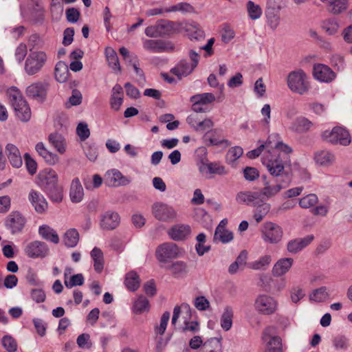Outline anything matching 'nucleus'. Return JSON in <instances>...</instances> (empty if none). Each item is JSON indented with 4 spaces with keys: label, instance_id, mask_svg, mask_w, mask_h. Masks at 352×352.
Segmentation results:
<instances>
[{
    "label": "nucleus",
    "instance_id": "nucleus-1",
    "mask_svg": "<svg viewBox=\"0 0 352 352\" xmlns=\"http://www.w3.org/2000/svg\"><path fill=\"white\" fill-rule=\"evenodd\" d=\"M263 164L266 166L271 175V178L279 181L286 180L291 182V176L289 173L285 171V166L281 155L267 154L263 157Z\"/></svg>",
    "mask_w": 352,
    "mask_h": 352
},
{
    "label": "nucleus",
    "instance_id": "nucleus-2",
    "mask_svg": "<svg viewBox=\"0 0 352 352\" xmlns=\"http://www.w3.org/2000/svg\"><path fill=\"white\" fill-rule=\"evenodd\" d=\"M8 94L16 116L23 122L29 121L31 118V110L21 93L13 87L8 90Z\"/></svg>",
    "mask_w": 352,
    "mask_h": 352
},
{
    "label": "nucleus",
    "instance_id": "nucleus-3",
    "mask_svg": "<svg viewBox=\"0 0 352 352\" xmlns=\"http://www.w3.org/2000/svg\"><path fill=\"white\" fill-rule=\"evenodd\" d=\"M287 86L294 93L303 95L309 89L307 76L302 69L291 72L287 79Z\"/></svg>",
    "mask_w": 352,
    "mask_h": 352
},
{
    "label": "nucleus",
    "instance_id": "nucleus-4",
    "mask_svg": "<svg viewBox=\"0 0 352 352\" xmlns=\"http://www.w3.org/2000/svg\"><path fill=\"white\" fill-rule=\"evenodd\" d=\"M47 60V56L45 52L30 50L25 62V72L29 76L35 75L42 69Z\"/></svg>",
    "mask_w": 352,
    "mask_h": 352
},
{
    "label": "nucleus",
    "instance_id": "nucleus-5",
    "mask_svg": "<svg viewBox=\"0 0 352 352\" xmlns=\"http://www.w3.org/2000/svg\"><path fill=\"white\" fill-rule=\"evenodd\" d=\"M175 31V23L171 21L160 19L154 25L145 29V34L151 38L168 36Z\"/></svg>",
    "mask_w": 352,
    "mask_h": 352
},
{
    "label": "nucleus",
    "instance_id": "nucleus-6",
    "mask_svg": "<svg viewBox=\"0 0 352 352\" xmlns=\"http://www.w3.org/2000/svg\"><path fill=\"white\" fill-rule=\"evenodd\" d=\"M264 187L261 189L259 194L261 198L267 200L277 195L282 189L287 188L289 183L286 180H276L273 179H267L266 175L262 176Z\"/></svg>",
    "mask_w": 352,
    "mask_h": 352
},
{
    "label": "nucleus",
    "instance_id": "nucleus-7",
    "mask_svg": "<svg viewBox=\"0 0 352 352\" xmlns=\"http://www.w3.org/2000/svg\"><path fill=\"white\" fill-rule=\"evenodd\" d=\"M322 138L332 144L349 145L351 140L349 131L342 126H335L333 129L322 133Z\"/></svg>",
    "mask_w": 352,
    "mask_h": 352
},
{
    "label": "nucleus",
    "instance_id": "nucleus-8",
    "mask_svg": "<svg viewBox=\"0 0 352 352\" xmlns=\"http://www.w3.org/2000/svg\"><path fill=\"white\" fill-rule=\"evenodd\" d=\"M261 234L265 243L277 244L282 240L283 231L280 226L269 221L263 224Z\"/></svg>",
    "mask_w": 352,
    "mask_h": 352
},
{
    "label": "nucleus",
    "instance_id": "nucleus-9",
    "mask_svg": "<svg viewBox=\"0 0 352 352\" xmlns=\"http://www.w3.org/2000/svg\"><path fill=\"white\" fill-rule=\"evenodd\" d=\"M278 302L272 296L267 294L258 295L254 301L256 311L263 315H272L277 309Z\"/></svg>",
    "mask_w": 352,
    "mask_h": 352
},
{
    "label": "nucleus",
    "instance_id": "nucleus-10",
    "mask_svg": "<svg viewBox=\"0 0 352 352\" xmlns=\"http://www.w3.org/2000/svg\"><path fill=\"white\" fill-rule=\"evenodd\" d=\"M142 45L145 50L152 53L172 52L175 50V45L171 41L160 39H144Z\"/></svg>",
    "mask_w": 352,
    "mask_h": 352
},
{
    "label": "nucleus",
    "instance_id": "nucleus-11",
    "mask_svg": "<svg viewBox=\"0 0 352 352\" xmlns=\"http://www.w3.org/2000/svg\"><path fill=\"white\" fill-rule=\"evenodd\" d=\"M153 214L159 221H171L175 219L177 212L175 209L166 204L157 202L153 205Z\"/></svg>",
    "mask_w": 352,
    "mask_h": 352
},
{
    "label": "nucleus",
    "instance_id": "nucleus-12",
    "mask_svg": "<svg viewBox=\"0 0 352 352\" xmlns=\"http://www.w3.org/2000/svg\"><path fill=\"white\" fill-rule=\"evenodd\" d=\"M26 223V219L19 211L12 212L6 219V226L12 234L20 233Z\"/></svg>",
    "mask_w": 352,
    "mask_h": 352
},
{
    "label": "nucleus",
    "instance_id": "nucleus-13",
    "mask_svg": "<svg viewBox=\"0 0 352 352\" xmlns=\"http://www.w3.org/2000/svg\"><path fill=\"white\" fill-rule=\"evenodd\" d=\"M179 254V248L174 243H163L156 250V257L161 263H165L168 259L175 258Z\"/></svg>",
    "mask_w": 352,
    "mask_h": 352
},
{
    "label": "nucleus",
    "instance_id": "nucleus-14",
    "mask_svg": "<svg viewBox=\"0 0 352 352\" xmlns=\"http://www.w3.org/2000/svg\"><path fill=\"white\" fill-rule=\"evenodd\" d=\"M25 252L30 258H44L48 255L49 248L45 242L34 241L27 245Z\"/></svg>",
    "mask_w": 352,
    "mask_h": 352
},
{
    "label": "nucleus",
    "instance_id": "nucleus-15",
    "mask_svg": "<svg viewBox=\"0 0 352 352\" xmlns=\"http://www.w3.org/2000/svg\"><path fill=\"white\" fill-rule=\"evenodd\" d=\"M48 88V82H36L26 88V94L30 98L43 102L45 100Z\"/></svg>",
    "mask_w": 352,
    "mask_h": 352
},
{
    "label": "nucleus",
    "instance_id": "nucleus-16",
    "mask_svg": "<svg viewBox=\"0 0 352 352\" xmlns=\"http://www.w3.org/2000/svg\"><path fill=\"white\" fill-rule=\"evenodd\" d=\"M199 173L204 176L210 174H215L218 175H226L228 174V170L225 166L221 165L219 162H201L198 164Z\"/></svg>",
    "mask_w": 352,
    "mask_h": 352
},
{
    "label": "nucleus",
    "instance_id": "nucleus-17",
    "mask_svg": "<svg viewBox=\"0 0 352 352\" xmlns=\"http://www.w3.org/2000/svg\"><path fill=\"white\" fill-rule=\"evenodd\" d=\"M273 331L274 328L272 327L265 328L263 331V340L267 341L269 339L266 352H281L283 349L281 339L278 336H272Z\"/></svg>",
    "mask_w": 352,
    "mask_h": 352
},
{
    "label": "nucleus",
    "instance_id": "nucleus-18",
    "mask_svg": "<svg viewBox=\"0 0 352 352\" xmlns=\"http://www.w3.org/2000/svg\"><path fill=\"white\" fill-rule=\"evenodd\" d=\"M313 76L318 80L324 82H329L336 77V74L332 69L323 64L314 65Z\"/></svg>",
    "mask_w": 352,
    "mask_h": 352
},
{
    "label": "nucleus",
    "instance_id": "nucleus-19",
    "mask_svg": "<svg viewBox=\"0 0 352 352\" xmlns=\"http://www.w3.org/2000/svg\"><path fill=\"white\" fill-rule=\"evenodd\" d=\"M120 223L118 213L109 210L101 215L100 226L104 230H112L116 229Z\"/></svg>",
    "mask_w": 352,
    "mask_h": 352
},
{
    "label": "nucleus",
    "instance_id": "nucleus-20",
    "mask_svg": "<svg viewBox=\"0 0 352 352\" xmlns=\"http://www.w3.org/2000/svg\"><path fill=\"white\" fill-rule=\"evenodd\" d=\"M28 200L37 213L42 214L46 211L47 202L41 192L32 189L28 195Z\"/></svg>",
    "mask_w": 352,
    "mask_h": 352
},
{
    "label": "nucleus",
    "instance_id": "nucleus-21",
    "mask_svg": "<svg viewBox=\"0 0 352 352\" xmlns=\"http://www.w3.org/2000/svg\"><path fill=\"white\" fill-rule=\"evenodd\" d=\"M39 185L43 191L58 184V177L56 171L52 168L45 169L39 175Z\"/></svg>",
    "mask_w": 352,
    "mask_h": 352
},
{
    "label": "nucleus",
    "instance_id": "nucleus-22",
    "mask_svg": "<svg viewBox=\"0 0 352 352\" xmlns=\"http://www.w3.org/2000/svg\"><path fill=\"white\" fill-rule=\"evenodd\" d=\"M312 234L307 235L303 238H296L290 240L287 244V250L292 254H297L308 246L314 240Z\"/></svg>",
    "mask_w": 352,
    "mask_h": 352
},
{
    "label": "nucleus",
    "instance_id": "nucleus-23",
    "mask_svg": "<svg viewBox=\"0 0 352 352\" xmlns=\"http://www.w3.org/2000/svg\"><path fill=\"white\" fill-rule=\"evenodd\" d=\"M261 194L259 192L241 191L236 194V201L241 204L256 206L260 202Z\"/></svg>",
    "mask_w": 352,
    "mask_h": 352
},
{
    "label": "nucleus",
    "instance_id": "nucleus-24",
    "mask_svg": "<svg viewBox=\"0 0 352 352\" xmlns=\"http://www.w3.org/2000/svg\"><path fill=\"white\" fill-rule=\"evenodd\" d=\"M104 179L108 186H125L130 182L129 179L116 169L107 171Z\"/></svg>",
    "mask_w": 352,
    "mask_h": 352
},
{
    "label": "nucleus",
    "instance_id": "nucleus-25",
    "mask_svg": "<svg viewBox=\"0 0 352 352\" xmlns=\"http://www.w3.org/2000/svg\"><path fill=\"white\" fill-rule=\"evenodd\" d=\"M7 157L11 165L14 168H19L23 164L22 157L19 148L12 144H8L5 149Z\"/></svg>",
    "mask_w": 352,
    "mask_h": 352
},
{
    "label": "nucleus",
    "instance_id": "nucleus-26",
    "mask_svg": "<svg viewBox=\"0 0 352 352\" xmlns=\"http://www.w3.org/2000/svg\"><path fill=\"white\" fill-rule=\"evenodd\" d=\"M191 232V228L188 225H176L168 231L170 237L174 241H182L188 238Z\"/></svg>",
    "mask_w": 352,
    "mask_h": 352
},
{
    "label": "nucleus",
    "instance_id": "nucleus-27",
    "mask_svg": "<svg viewBox=\"0 0 352 352\" xmlns=\"http://www.w3.org/2000/svg\"><path fill=\"white\" fill-rule=\"evenodd\" d=\"M195 67L191 63H188L186 59L181 60L173 68L171 69L170 72L177 76L179 78L186 77L190 74Z\"/></svg>",
    "mask_w": 352,
    "mask_h": 352
},
{
    "label": "nucleus",
    "instance_id": "nucleus-28",
    "mask_svg": "<svg viewBox=\"0 0 352 352\" xmlns=\"http://www.w3.org/2000/svg\"><path fill=\"white\" fill-rule=\"evenodd\" d=\"M123 102V89L119 84L113 86L110 98L111 108L114 111H118Z\"/></svg>",
    "mask_w": 352,
    "mask_h": 352
},
{
    "label": "nucleus",
    "instance_id": "nucleus-29",
    "mask_svg": "<svg viewBox=\"0 0 352 352\" xmlns=\"http://www.w3.org/2000/svg\"><path fill=\"white\" fill-rule=\"evenodd\" d=\"M325 3L329 12L339 14L345 11L348 7V0H320Z\"/></svg>",
    "mask_w": 352,
    "mask_h": 352
},
{
    "label": "nucleus",
    "instance_id": "nucleus-30",
    "mask_svg": "<svg viewBox=\"0 0 352 352\" xmlns=\"http://www.w3.org/2000/svg\"><path fill=\"white\" fill-rule=\"evenodd\" d=\"M312 122L305 117H298L291 124L289 129L296 133H303L308 131Z\"/></svg>",
    "mask_w": 352,
    "mask_h": 352
},
{
    "label": "nucleus",
    "instance_id": "nucleus-31",
    "mask_svg": "<svg viewBox=\"0 0 352 352\" xmlns=\"http://www.w3.org/2000/svg\"><path fill=\"white\" fill-rule=\"evenodd\" d=\"M294 260L292 258L279 259L274 265L272 273L275 276H280L287 273L292 266Z\"/></svg>",
    "mask_w": 352,
    "mask_h": 352
},
{
    "label": "nucleus",
    "instance_id": "nucleus-32",
    "mask_svg": "<svg viewBox=\"0 0 352 352\" xmlns=\"http://www.w3.org/2000/svg\"><path fill=\"white\" fill-rule=\"evenodd\" d=\"M35 149L38 155L50 165H54L59 161V157L55 153L50 152L43 142L36 144Z\"/></svg>",
    "mask_w": 352,
    "mask_h": 352
},
{
    "label": "nucleus",
    "instance_id": "nucleus-33",
    "mask_svg": "<svg viewBox=\"0 0 352 352\" xmlns=\"http://www.w3.org/2000/svg\"><path fill=\"white\" fill-rule=\"evenodd\" d=\"M335 155L327 150H321L315 153L314 160L316 164L322 166H329L335 161Z\"/></svg>",
    "mask_w": 352,
    "mask_h": 352
},
{
    "label": "nucleus",
    "instance_id": "nucleus-34",
    "mask_svg": "<svg viewBox=\"0 0 352 352\" xmlns=\"http://www.w3.org/2000/svg\"><path fill=\"white\" fill-rule=\"evenodd\" d=\"M83 196L84 191L79 179H74L71 184L69 192L71 201L74 203H79L82 200Z\"/></svg>",
    "mask_w": 352,
    "mask_h": 352
},
{
    "label": "nucleus",
    "instance_id": "nucleus-35",
    "mask_svg": "<svg viewBox=\"0 0 352 352\" xmlns=\"http://www.w3.org/2000/svg\"><path fill=\"white\" fill-rule=\"evenodd\" d=\"M38 233L41 237L48 241L52 242L54 244L59 243V236L56 230L47 225H43L38 228Z\"/></svg>",
    "mask_w": 352,
    "mask_h": 352
},
{
    "label": "nucleus",
    "instance_id": "nucleus-36",
    "mask_svg": "<svg viewBox=\"0 0 352 352\" xmlns=\"http://www.w3.org/2000/svg\"><path fill=\"white\" fill-rule=\"evenodd\" d=\"M69 72L68 66L63 61H58L54 69V75L56 80L60 82H65L67 80Z\"/></svg>",
    "mask_w": 352,
    "mask_h": 352
},
{
    "label": "nucleus",
    "instance_id": "nucleus-37",
    "mask_svg": "<svg viewBox=\"0 0 352 352\" xmlns=\"http://www.w3.org/2000/svg\"><path fill=\"white\" fill-rule=\"evenodd\" d=\"M233 239V233L226 228L224 226L218 225L214 234V241L227 243Z\"/></svg>",
    "mask_w": 352,
    "mask_h": 352
},
{
    "label": "nucleus",
    "instance_id": "nucleus-38",
    "mask_svg": "<svg viewBox=\"0 0 352 352\" xmlns=\"http://www.w3.org/2000/svg\"><path fill=\"white\" fill-rule=\"evenodd\" d=\"M48 140L50 143L56 149L60 154H63L66 151L65 140L62 135L54 133H51Z\"/></svg>",
    "mask_w": 352,
    "mask_h": 352
},
{
    "label": "nucleus",
    "instance_id": "nucleus-39",
    "mask_svg": "<svg viewBox=\"0 0 352 352\" xmlns=\"http://www.w3.org/2000/svg\"><path fill=\"white\" fill-rule=\"evenodd\" d=\"M105 54L109 66L114 72H120L121 67L116 52L111 47H107L105 49Z\"/></svg>",
    "mask_w": 352,
    "mask_h": 352
},
{
    "label": "nucleus",
    "instance_id": "nucleus-40",
    "mask_svg": "<svg viewBox=\"0 0 352 352\" xmlns=\"http://www.w3.org/2000/svg\"><path fill=\"white\" fill-rule=\"evenodd\" d=\"M140 284V277L135 272L131 271L126 274L124 285L129 290L136 291L139 288Z\"/></svg>",
    "mask_w": 352,
    "mask_h": 352
},
{
    "label": "nucleus",
    "instance_id": "nucleus-41",
    "mask_svg": "<svg viewBox=\"0 0 352 352\" xmlns=\"http://www.w3.org/2000/svg\"><path fill=\"white\" fill-rule=\"evenodd\" d=\"M49 199L54 203H60L63 198V187L58 183L44 191Z\"/></svg>",
    "mask_w": 352,
    "mask_h": 352
},
{
    "label": "nucleus",
    "instance_id": "nucleus-42",
    "mask_svg": "<svg viewBox=\"0 0 352 352\" xmlns=\"http://www.w3.org/2000/svg\"><path fill=\"white\" fill-rule=\"evenodd\" d=\"M91 256L94 260V267L96 272L100 273L104 267L103 253L98 248L95 247L91 252Z\"/></svg>",
    "mask_w": 352,
    "mask_h": 352
},
{
    "label": "nucleus",
    "instance_id": "nucleus-43",
    "mask_svg": "<svg viewBox=\"0 0 352 352\" xmlns=\"http://www.w3.org/2000/svg\"><path fill=\"white\" fill-rule=\"evenodd\" d=\"M233 310L231 307H225L221 317V327L225 331H228L232 326Z\"/></svg>",
    "mask_w": 352,
    "mask_h": 352
},
{
    "label": "nucleus",
    "instance_id": "nucleus-44",
    "mask_svg": "<svg viewBox=\"0 0 352 352\" xmlns=\"http://www.w3.org/2000/svg\"><path fill=\"white\" fill-rule=\"evenodd\" d=\"M79 241L78 232L74 229L71 228L68 230L64 234L63 242L64 244L69 248L75 247Z\"/></svg>",
    "mask_w": 352,
    "mask_h": 352
},
{
    "label": "nucleus",
    "instance_id": "nucleus-45",
    "mask_svg": "<svg viewBox=\"0 0 352 352\" xmlns=\"http://www.w3.org/2000/svg\"><path fill=\"white\" fill-rule=\"evenodd\" d=\"M187 32H189L188 36L192 41H200L205 37L204 30H201L199 25L196 23L189 24L187 28Z\"/></svg>",
    "mask_w": 352,
    "mask_h": 352
},
{
    "label": "nucleus",
    "instance_id": "nucleus-46",
    "mask_svg": "<svg viewBox=\"0 0 352 352\" xmlns=\"http://www.w3.org/2000/svg\"><path fill=\"white\" fill-rule=\"evenodd\" d=\"M329 296L327 288L326 287H321L313 290L309 294V300L317 302H322L325 301Z\"/></svg>",
    "mask_w": 352,
    "mask_h": 352
},
{
    "label": "nucleus",
    "instance_id": "nucleus-47",
    "mask_svg": "<svg viewBox=\"0 0 352 352\" xmlns=\"http://www.w3.org/2000/svg\"><path fill=\"white\" fill-rule=\"evenodd\" d=\"M272 261V257L270 255L261 256L258 260L250 263L248 266L250 268L260 270H265Z\"/></svg>",
    "mask_w": 352,
    "mask_h": 352
},
{
    "label": "nucleus",
    "instance_id": "nucleus-48",
    "mask_svg": "<svg viewBox=\"0 0 352 352\" xmlns=\"http://www.w3.org/2000/svg\"><path fill=\"white\" fill-rule=\"evenodd\" d=\"M149 310V302L148 299L143 296H140L135 301L133 305V311L136 314H140L144 311H148Z\"/></svg>",
    "mask_w": 352,
    "mask_h": 352
},
{
    "label": "nucleus",
    "instance_id": "nucleus-49",
    "mask_svg": "<svg viewBox=\"0 0 352 352\" xmlns=\"http://www.w3.org/2000/svg\"><path fill=\"white\" fill-rule=\"evenodd\" d=\"M278 12H279L273 10H266L265 14L267 18V23L268 26L273 31L276 30L280 24V16Z\"/></svg>",
    "mask_w": 352,
    "mask_h": 352
},
{
    "label": "nucleus",
    "instance_id": "nucleus-50",
    "mask_svg": "<svg viewBox=\"0 0 352 352\" xmlns=\"http://www.w3.org/2000/svg\"><path fill=\"white\" fill-rule=\"evenodd\" d=\"M67 273L70 274V269L66 270L65 272V278H67ZM84 283V277L82 274H77L71 276L69 281L65 279V285L67 288H72L74 286L82 285Z\"/></svg>",
    "mask_w": 352,
    "mask_h": 352
},
{
    "label": "nucleus",
    "instance_id": "nucleus-51",
    "mask_svg": "<svg viewBox=\"0 0 352 352\" xmlns=\"http://www.w3.org/2000/svg\"><path fill=\"white\" fill-rule=\"evenodd\" d=\"M249 17L252 20L259 19L262 14V9L259 5L254 3L252 1H248L246 5Z\"/></svg>",
    "mask_w": 352,
    "mask_h": 352
},
{
    "label": "nucleus",
    "instance_id": "nucleus-52",
    "mask_svg": "<svg viewBox=\"0 0 352 352\" xmlns=\"http://www.w3.org/2000/svg\"><path fill=\"white\" fill-rule=\"evenodd\" d=\"M322 28L329 35H333L337 33L339 24L336 19H328L322 21Z\"/></svg>",
    "mask_w": 352,
    "mask_h": 352
},
{
    "label": "nucleus",
    "instance_id": "nucleus-53",
    "mask_svg": "<svg viewBox=\"0 0 352 352\" xmlns=\"http://www.w3.org/2000/svg\"><path fill=\"white\" fill-rule=\"evenodd\" d=\"M216 100L215 96L212 93H203L196 94L190 98V101H197L203 105L210 104Z\"/></svg>",
    "mask_w": 352,
    "mask_h": 352
},
{
    "label": "nucleus",
    "instance_id": "nucleus-54",
    "mask_svg": "<svg viewBox=\"0 0 352 352\" xmlns=\"http://www.w3.org/2000/svg\"><path fill=\"white\" fill-rule=\"evenodd\" d=\"M175 276L186 274L188 272L187 265L185 262L179 261L174 262L168 267Z\"/></svg>",
    "mask_w": 352,
    "mask_h": 352
},
{
    "label": "nucleus",
    "instance_id": "nucleus-55",
    "mask_svg": "<svg viewBox=\"0 0 352 352\" xmlns=\"http://www.w3.org/2000/svg\"><path fill=\"white\" fill-rule=\"evenodd\" d=\"M243 151L240 146H234L230 148L226 155V162L232 164L236 162L242 155Z\"/></svg>",
    "mask_w": 352,
    "mask_h": 352
},
{
    "label": "nucleus",
    "instance_id": "nucleus-56",
    "mask_svg": "<svg viewBox=\"0 0 352 352\" xmlns=\"http://www.w3.org/2000/svg\"><path fill=\"white\" fill-rule=\"evenodd\" d=\"M318 201L316 194H309L299 200V205L302 208H309L314 206Z\"/></svg>",
    "mask_w": 352,
    "mask_h": 352
},
{
    "label": "nucleus",
    "instance_id": "nucleus-57",
    "mask_svg": "<svg viewBox=\"0 0 352 352\" xmlns=\"http://www.w3.org/2000/svg\"><path fill=\"white\" fill-rule=\"evenodd\" d=\"M280 141V138L278 134L274 133L270 135L267 141L262 143L261 145L264 146V148L267 150V154H272V151L276 148V144Z\"/></svg>",
    "mask_w": 352,
    "mask_h": 352
},
{
    "label": "nucleus",
    "instance_id": "nucleus-58",
    "mask_svg": "<svg viewBox=\"0 0 352 352\" xmlns=\"http://www.w3.org/2000/svg\"><path fill=\"white\" fill-rule=\"evenodd\" d=\"M2 345L8 352H16L18 349L16 341L11 336H4L2 338Z\"/></svg>",
    "mask_w": 352,
    "mask_h": 352
},
{
    "label": "nucleus",
    "instance_id": "nucleus-59",
    "mask_svg": "<svg viewBox=\"0 0 352 352\" xmlns=\"http://www.w3.org/2000/svg\"><path fill=\"white\" fill-rule=\"evenodd\" d=\"M82 96L80 91L78 89H73L72 96L68 98L67 102H65L66 108H70L72 106H77L82 103Z\"/></svg>",
    "mask_w": 352,
    "mask_h": 352
},
{
    "label": "nucleus",
    "instance_id": "nucleus-60",
    "mask_svg": "<svg viewBox=\"0 0 352 352\" xmlns=\"http://www.w3.org/2000/svg\"><path fill=\"white\" fill-rule=\"evenodd\" d=\"M177 11L182 12H191L193 11V7L188 3L182 2L165 9L166 12Z\"/></svg>",
    "mask_w": 352,
    "mask_h": 352
},
{
    "label": "nucleus",
    "instance_id": "nucleus-61",
    "mask_svg": "<svg viewBox=\"0 0 352 352\" xmlns=\"http://www.w3.org/2000/svg\"><path fill=\"white\" fill-rule=\"evenodd\" d=\"M215 133L216 131H214L211 132H208L206 135V138L210 142V145L217 146L224 144L226 147L230 145V142L228 140L214 136V133Z\"/></svg>",
    "mask_w": 352,
    "mask_h": 352
},
{
    "label": "nucleus",
    "instance_id": "nucleus-62",
    "mask_svg": "<svg viewBox=\"0 0 352 352\" xmlns=\"http://www.w3.org/2000/svg\"><path fill=\"white\" fill-rule=\"evenodd\" d=\"M78 346L81 349H91L92 343L90 340V336L88 333H82L76 339Z\"/></svg>",
    "mask_w": 352,
    "mask_h": 352
},
{
    "label": "nucleus",
    "instance_id": "nucleus-63",
    "mask_svg": "<svg viewBox=\"0 0 352 352\" xmlns=\"http://www.w3.org/2000/svg\"><path fill=\"white\" fill-rule=\"evenodd\" d=\"M24 160L28 173L33 175L36 173L37 169V164L36 161L30 156L28 153H25Z\"/></svg>",
    "mask_w": 352,
    "mask_h": 352
},
{
    "label": "nucleus",
    "instance_id": "nucleus-64",
    "mask_svg": "<svg viewBox=\"0 0 352 352\" xmlns=\"http://www.w3.org/2000/svg\"><path fill=\"white\" fill-rule=\"evenodd\" d=\"M170 314L168 311L164 312L160 319V325L155 327V332L157 333L160 335H163L164 333L170 318Z\"/></svg>",
    "mask_w": 352,
    "mask_h": 352
}]
</instances>
